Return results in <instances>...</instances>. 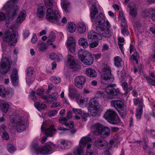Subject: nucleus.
I'll list each match as a JSON object with an SVG mask.
<instances>
[{"instance_id": "nucleus-30", "label": "nucleus", "mask_w": 155, "mask_h": 155, "mask_svg": "<svg viewBox=\"0 0 155 155\" xmlns=\"http://www.w3.org/2000/svg\"><path fill=\"white\" fill-rule=\"evenodd\" d=\"M85 74L88 77L91 78L96 77L97 76V73L95 71L91 68L86 69Z\"/></svg>"}, {"instance_id": "nucleus-41", "label": "nucleus", "mask_w": 155, "mask_h": 155, "mask_svg": "<svg viewBox=\"0 0 155 155\" xmlns=\"http://www.w3.org/2000/svg\"><path fill=\"white\" fill-rule=\"evenodd\" d=\"M122 26H124L122 28L121 30V33L124 36H127L129 34V32L127 31L128 26L127 24H125L124 25L123 24H122Z\"/></svg>"}, {"instance_id": "nucleus-12", "label": "nucleus", "mask_w": 155, "mask_h": 155, "mask_svg": "<svg viewBox=\"0 0 155 155\" xmlns=\"http://www.w3.org/2000/svg\"><path fill=\"white\" fill-rule=\"evenodd\" d=\"M105 26H104L101 28V30L97 31L100 35L106 38H110L112 35L113 33L110 30L111 25L108 21H107L105 23Z\"/></svg>"}, {"instance_id": "nucleus-64", "label": "nucleus", "mask_w": 155, "mask_h": 155, "mask_svg": "<svg viewBox=\"0 0 155 155\" xmlns=\"http://www.w3.org/2000/svg\"><path fill=\"white\" fill-rule=\"evenodd\" d=\"M2 138L5 140H7L9 139V137L8 134L6 132H4L2 135Z\"/></svg>"}, {"instance_id": "nucleus-47", "label": "nucleus", "mask_w": 155, "mask_h": 155, "mask_svg": "<svg viewBox=\"0 0 155 155\" xmlns=\"http://www.w3.org/2000/svg\"><path fill=\"white\" fill-rule=\"evenodd\" d=\"M143 148L144 150L149 155H151L152 154V149L147 144H145L143 146Z\"/></svg>"}, {"instance_id": "nucleus-58", "label": "nucleus", "mask_w": 155, "mask_h": 155, "mask_svg": "<svg viewBox=\"0 0 155 155\" xmlns=\"http://www.w3.org/2000/svg\"><path fill=\"white\" fill-rule=\"evenodd\" d=\"M58 93L54 92L50 95V98L53 100H56L58 98Z\"/></svg>"}, {"instance_id": "nucleus-45", "label": "nucleus", "mask_w": 155, "mask_h": 155, "mask_svg": "<svg viewBox=\"0 0 155 155\" xmlns=\"http://www.w3.org/2000/svg\"><path fill=\"white\" fill-rule=\"evenodd\" d=\"M68 95L71 98H74V94L76 93V90L75 88L72 87H70L68 89Z\"/></svg>"}, {"instance_id": "nucleus-54", "label": "nucleus", "mask_w": 155, "mask_h": 155, "mask_svg": "<svg viewBox=\"0 0 155 155\" xmlns=\"http://www.w3.org/2000/svg\"><path fill=\"white\" fill-rule=\"evenodd\" d=\"M33 68L32 67L28 68L27 70V74L28 77L31 76L33 73Z\"/></svg>"}, {"instance_id": "nucleus-39", "label": "nucleus", "mask_w": 155, "mask_h": 155, "mask_svg": "<svg viewBox=\"0 0 155 155\" xmlns=\"http://www.w3.org/2000/svg\"><path fill=\"white\" fill-rule=\"evenodd\" d=\"M55 38V34L53 31H51L49 36L48 39L47 41L48 44L49 45H51L52 44V42L54 41Z\"/></svg>"}, {"instance_id": "nucleus-63", "label": "nucleus", "mask_w": 155, "mask_h": 155, "mask_svg": "<svg viewBox=\"0 0 155 155\" xmlns=\"http://www.w3.org/2000/svg\"><path fill=\"white\" fill-rule=\"evenodd\" d=\"M61 106L60 103L59 102H54L51 105V107L52 108H54L59 107Z\"/></svg>"}, {"instance_id": "nucleus-26", "label": "nucleus", "mask_w": 155, "mask_h": 155, "mask_svg": "<svg viewBox=\"0 0 155 155\" xmlns=\"http://www.w3.org/2000/svg\"><path fill=\"white\" fill-rule=\"evenodd\" d=\"M76 29V26L75 24L73 22H69L66 26L67 30L71 33H73L75 31Z\"/></svg>"}, {"instance_id": "nucleus-11", "label": "nucleus", "mask_w": 155, "mask_h": 155, "mask_svg": "<svg viewBox=\"0 0 155 155\" xmlns=\"http://www.w3.org/2000/svg\"><path fill=\"white\" fill-rule=\"evenodd\" d=\"M99 108L97 98L94 97L90 100L88 103V110L90 111L91 116H96Z\"/></svg>"}, {"instance_id": "nucleus-15", "label": "nucleus", "mask_w": 155, "mask_h": 155, "mask_svg": "<svg viewBox=\"0 0 155 155\" xmlns=\"http://www.w3.org/2000/svg\"><path fill=\"white\" fill-rule=\"evenodd\" d=\"M86 81V79L84 76L82 75L78 76L74 79V85L78 88L81 89L83 87Z\"/></svg>"}, {"instance_id": "nucleus-13", "label": "nucleus", "mask_w": 155, "mask_h": 155, "mask_svg": "<svg viewBox=\"0 0 155 155\" xmlns=\"http://www.w3.org/2000/svg\"><path fill=\"white\" fill-rule=\"evenodd\" d=\"M10 64L6 58H2L0 62V72L2 74L6 73L10 70Z\"/></svg>"}, {"instance_id": "nucleus-16", "label": "nucleus", "mask_w": 155, "mask_h": 155, "mask_svg": "<svg viewBox=\"0 0 155 155\" xmlns=\"http://www.w3.org/2000/svg\"><path fill=\"white\" fill-rule=\"evenodd\" d=\"M91 138L89 136L82 137L79 141V145L84 147L86 145H87V149H88L91 146Z\"/></svg>"}, {"instance_id": "nucleus-8", "label": "nucleus", "mask_w": 155, "mask_h": 155, "mask_svg": "<svg viewBox=\"0 0 155 155\" xmlns=\"http://www.w3.org/2000/svg\"><path fill=\"white\" fill-rule=\"evenodd\" d=\"M17 35V32L10 28L4 33L3 39L5 41L8 42L9 45H14L17 42L15 37Z\"/></svg>"}, {"instance_id": "nucleus-31", "label": "nucleus", "mask_w": 155, "mask_h": 155, "mask_svg": "<svg viewBox=\"0 0 155 155\" xmlns=\"http://www.w3.org/2000/svg\"><path fill=\"white\" fill-rule=\"evenodd\" d=\"M9 105L6 102L0 100V108L5 113H6L8 109Z\"/></svg>"}, {"instance_id": "nucleus-3", "label": "nucleus", "mask_w": 155, "mask_h": 155, "mask_svg": "<svg viewBox=\"0 0 155 155\" xmlns=\"http://www.w3.org/2000/svg\"><path fill=\"white\" fill-rule=\"evenodd\" d=\"M98 11L96 6L92 5L91 8L90 15L91 21L93 24L96 25V30L99 31L101 28L105 26V23L107 20H105L104 16L102 14H100L95 18L96 15L97 14Z\"/></svg>"}, {"instance_id": "nucleus-28", "label": "nucleus", "mask_w": 155, "mask_h": 155, "mask_svg": "<svg viewBox=\"0 0 155 155\" xmlns=\"http://www.w3.org/2000/svg\"><path fill=\"white\" fill-rule=\"evenodd\" d=\"M26 14L25 10H22L20 12L18 16L16 19V22L17 23H21L25 19Z\"/></svg>"}, {"instance_id": "nucleus-36", "label": "nucleus", "mask_w": 155, "mask_h": 155, "mask_svg": "<svg viewBox=\"0 0 155 155\" xmlns=\"http://www.w3.org/2000/svg\"><path fill=\"white\" fill-rule=\"evenodd\" d=\"M143 105H140L136 108V116L137 118L138 119H140L141 118L143 112Z\"/></svg>"}, {"instance_id": "nucleus-49", "label": "nucleus", "mask_w": 155, "mask_h": 155, "mask_svg": "<svg viewBox=\"0 0 155 155\" xmlns=\"http://www.w3.org/2000/svg\"><path fill=\"white\" fill-rule=\"evenodd\" d=\"M7 149L9 152L12 153L16 150V148L14 147L13 145L8 144L7 145Z\"/></svg>"}, {"instance_id": "nucleus-51", "label": "nucleus", "mask_w": 155, "mask_h": 155, "mask_svg": "<svg viewBox=\"0 0 155 155\" xmlns=\"http://www.w3.org/2000/svg\"><path fill=\"white\" fill-rule=\"evenodd\" d=\"M51 80L53 83L55 84L59 83L61 81V79L58 77L53 76L51 78Z\"/></svg>"}, {"instance_id": "nucleus-32", "label": "nucleus", "mask_w": 155, "mask_h": 155, "mask_svg": "<svg viewBox=\"0 0 155 155\" xmlns=\"http://www.w3.org/2000/svg\"><path fill=\"white\" fill-rule=\"evenodd\" d=\"M101 130V132L99 135H101V136L103 137H107L110 134V129L107 127H103Z\"/></svg>"}, {"instance_id": "nucleus-38", "label": "nucleus", "mask_w": 155, "mask_h": 155, "mask_svg": "<svg viewBox=\"0 0 155 155\" xmlns=\"http://www.w3.org/2000/svg\"><path fill=\"white\" fill-rule=\"evenodd\" d=\"M86 28V26L84 22H81L78 23V31L79 33H83L85 32Z\"/></svg>"}, {"instance_id": "nucleus-14", "label": "nucleus", "mask_w": 155, "mask_h": 155, "mask_svg": "<svg viewBox=\"0 0 155 155\" xmlns=\"http://www.w3.org/2000/svg\"><path fill=\"white\" fill-rule=\"evenodd\" d=\"M67 64L69 65L70 68L74 70H77L80 67L78 63V60L72 55L68 54L67 56Z\"/></svg>"}, {"instance_id": "nucleus-21", "label": "nucleus", "mask_w": 155, "mask_h": 155, "mask_svg": "<svg viewBox=\"0 0 155 155\" xmlns=\"http://www.w3.org/2000/svg\"><path fill=\"white\" fill-rule=\"evenodd\" d=\"M11 79L12 84L14 86H16L18 84V76L17 70L14 69L11 75Z\"/></svg>"}, {"instance_id": "nucleus-53", "label": "nucleus", "mask_w": 155, "mask_h": 155, "mask_svg": "<svg viewBox=\"0 0 155 155\" xmlns=\"http://www.w3.org/2000/svg\"><path fill=\"white\" fill-rule=\"evenodd\" d=\"M134 103L135 105H137V104H140V105H143V101L142 99L139 100L137 98H135L134 99Z\"/></svg>"}, {"instance_id": "nucleus-37", "label": "nucleus", "mask_w": 155, "mask_h": 155, "mask_svg": "<svg viewBox=\"0 0 155 155\" xmlns=\"http://www.w3.org/2000/svg\"><path fill=\"white\" fill-rule=\"evenodd\" d=\"M60 143L61 145L63 146V147L61 146L60 147L61 148L64 149L69 148L72 144V143L71 141H67L66 142L64 140H62Z\"/></svg>"}, {"instance_id": "nucleus-24", "label": "nucleus", "mask_w": 155, "mask_h": 155, "mask_svg": "<svg viewBox=\"0 0 155 155\" xmlns=\"http://www.w3.org/2000/svg\"><path fill=\"white\" fill-rule=\"evenodd\" d=\"M61 5L63 10L67 12L71 10V4L68 0H61Z\"/></svg>"}, {"instance_id": "nucleus-35", "label": "nucleus", "mask_w": 155, "mask_h": 155, "mask_svg": "<svg viewBox=\"0 0 155 155\" xmlns=\"http://www.w3.org/2000/svg\"><path fill=\"white\" fill-rule=\"evenodd\" d=\"M53 125H51L49 128L45 129V134L48 136H51L54 134L55 129L54 128Z\"/></svg>"}, {"instance_id": "nucleus-4", "label": "nucleus", "mask_w": 155, "mask_h": 155, "mask_svg": "<svg viewBox=\"0 0 155 155\" xmlns=\"http://www.w3.org/2000/svg\"><path fill=\"white\" fill-rule=\"evenodd\" d=\"M11 119L9 123L12 128L18 132H21L25 130L26 128V123L23 118L18 116L11 117Z\"/></svg>"}, {"instance_id": "nucleus-2", "label": "nucleus", "mask_w": 155, "mask_h": 155, "mask_svg": "<svg viewBox=\"0 0 155 155\" xmlns=\"http://www.w3.org/2000/svg\"><path fill=\"white\" fill-rule=\"evenodd\" d=\"M17 0H11L5 4L2 8V10L6 12L7 15H6L2 12H0V22L4 21L6 23H8L10 19L13 18L16 16L19 8L13 4Z\"/></svg>"}, {"instance_id": "nucleus-9", "label": "nucleus", "mask_w": 155, "mask_h": 155, "mask_svg": "<svg viewBox=\"0 0 155 155\" xmlns=\"http://www.w3.org/2000/svg\"><path fill=\"white\" fill-rule=\"evenodd\" d=\"M105 92L107 94L106 95L102 91H98L97 94L99 97H102L105 100H107L113 98L114 96L117 95L118 93V92L114 88L110 86H108L105 88Z\"/></svg>"}, {"instance_id": "nucleus-33", "label": "nucleus", "mask_w": 155, "mask_h": 155, "mask_svg": "<svg viewBox=\"0 0 155 155\" xmlns=\"http://www.w3.org/2000/svg\"><path fill=\"white\" fill-rule=\"evenodd\" d=\"M73 152L75 155H84V151L83 147L79 145L74 149Z\"/></svg>"}, {"instance_id": "nucleus-48", "label": "nucleus", "mask_w": 155, "mask_h": 155, "mask_svg": "<svg viewBox=\"0 0 155 155\" xmlns=\"http://www.w3.org/2000/svg\"><path fill=\"white\" fill-rule=\"evenodd\" d=\"M6 94L7 91L5 87L2 85H0V96L4 97Z\"/></svg>"}, {"instance_id": "nucleus-40", "label": "nucleus", "mask_w": 155, "mask_h": 155, "mask_svg": "<svg viewBox=\"0 0 155 155\" xmlns=\"http://www.w3.org/2000/svg\"><path fill=\"white\" fill-rule=\"evenodd\" d=\"M122 64V59L119 56H117L114 58V64L116 67H121Z\"/></svg>"}, {"instance_id": "nucleus-42", "label": "nucleus", "mask_w": 155, "mask_h": 155, "mask_svg": "<svg viewBox=\"0 0 155 155\" xmlns=\"http://www.w3.org/2000/svg\"><path fill=\"white\" fill-rule=\"evenodd\" d=\"M38 50L40 51L44 52L47 48L46 45L44 42H40L37 45Z\"/></svg>"}, {"instance_id": "nucleus-23", "label": "nucleus", "mask_w": 155, "mask_h": 155, "mask_svg": "<svg viewBox=\"0 0 155 155\" xmlns=\"http://www.w3.org/2000/svg\"><path fill=\"white\" fill-rule=\"evenodd\" d=\"M45 9L44 5L39 4L37 8L36 14L37 16L41 18L43 17L45 15Z\"/></svg>"}, {"instance_id": "nucleus-27", "label": "nucleus", "mask_w": 155, "mask_h": 155, "mask_svg": "<svg viewBox=\"0 0 155 155\" xmlns=\"http://www.w3.org/2000/svg\"><path fill=\"white\" fill-rule=\"evenodd\" d=\"M59 122L62 124H64L66 127H68L70 128H72L74 127V124L72 121L70 123H68L67 119L65 117H61L59 118Z\"/></svg>"}, {"instance_id": "nucleus-55", "label": "nucleus", "mask_w": 155, "mask_h": 155, "mask_svg": "<svg viewBox=\"0 0 155 155\" xmlns=\"http://www.w3.org/2000/svg\"><path fill=\"white\" fill-rule=\"evenodd\" d=\"M119 17L120 19L122 22L123 23V24L124 25L125 23V19L124 16V14L122 12L120 11L119 12Z\"/></svg>"}, {"instance_id": "nucleus-61", "label": "nucleus", "mask_w": 155, "mask_h": 155, "mask_svg": "<svg viewBox=\"0 0 155 155\" xmlns=\"http://www.w3.org/2000/svg\"><path fill=\"white\" fill-rule=\"evenodd\" d=\"M72 111L73 113L75 114H82V111L81 109L73 108Z\"/></svg>"}, {"instance_id": "nucleus-46", "label": "nucleus", "mask_w": 155, "mask_h": 155, "mask_svg": "<svg viewBox=\"0 0 155 155\" xmlns=\"http://www.w3.org/2000/svg\"><path fill=\"white\" fill-rule=\"evenodd\" d=\"M133 23L134 26V28L135 31H140V29L141 28V24L138 21L134 20L133 21Z\"/></svg>"}, {"instance_id": "nucleus-25", "label": "nucleus", "mask_w": 155, "mask_h": 155, "mask_svg": "<svg viewBox=\"0 0 155 155\" xmlns=\"http://www.w3.org/2000/svg\"><path fill=\"white\" fill-rule=\"evenodd\" d=\"M111 104L112 106L114 107L117 110L121 109L124 107L123 102L119 100L112 101Z\"/></svg>"}, {"instance_id": "nucleus-5", "label": "nucleus", "mask_w": 155, "mask_h": 155, "mask_svg": "<svg viewBox=\"0 0 155 155\" xmlns=\"http://www.w3.org/2000/svg\"><path fill=\"white\" fill-rule=\"evenodd\" d=\"M78 52L79 59L84 64L91 65L93 64L94 58L90 52L86 50L81 49Z\"/></svg>"}, {"instance_id": "nucleus-20", "label": "nucleus", "mask_w": 155, "mask_h": 155, "mask_svg": "<svg viewBox=\"0 0 155 155\" xmlns=\"http://www.w3.org/2000/svg\"><path fill=\"white\" fill-rule=\"evenodd\" d=\"M103 126L100 123H97L93 125L91 127V130L96 135L100 134Z\"/></svg>"}, {"instance_id": "nucleus-6", "label": "nucleus", "mask_w": 155, "mask_h": 155, "mask_svg": "<svg viewBox=\"0 0 155 155\" xmlns=\"http://www.w3.org/2000/svg\"><path fill=\"white\" fill-rule=\"evenodd\" d=\"M55 146L53 143L49 142L46 143L44 146L41 147H39L37 143L34 144L32 145V148L35 151L45 155L54 149Z\"/></svg>"}, {"instance_id": "nucleus-44", "label": "nucleus", "mask_w": 155, "mask_h": 155, "mask_svg": "<svg viewBox=\"0 0 155 155\" xmlns=\"http://www.w3.org/2000/svg\"><path fill=\"white\" fill-rule=\"evenodd\" d=\"M34 105L35 107L38 110H39L40 109H45L46 108V106L45 104L41 103L38 102H35Z\"/></svg>"}, {"instance_id": "nucleus-62", "label": "nucleus", "mask_w": 155, "mask_h": 155, "mask_svg": "<svg viewBox=\"0 0 155 155\" xmlns=\"http://www.w3.org/2000/svg\"><path fill=\"white\" fill-rule=\"evenodd\" d=\"M14 94V92L12 89H9L7 92V94L9 96H11Z\"/></svg>"}, {"instance_id": "nucleus-18", "label": "nucleus", "mask_w": 155, "mask_h": 155, "mask_svg": "<svg viewBox=\"0 0 155 155\" xmlns=\"http://www.w3.org/2000/svg\"><path fill=\"white\" fill-rule=\"evenodd\" d=\"M66 43L69 51L71 53L74 52L75 51V44L73 38L72 37L68 38Z\"/></svg>"}, {"instance_id": "nucleus-57", "label": "nucleus", "mask_w": 155, "mask_h": 155, "mask_svg": "<svg viewBox=\"0 0 155 155\" xmlns=\"http://www.w3.org/2000/svg\"><path fill=\"white\" fill-rule=\"evenodd\" d=\"M139 55L136 52L132 55L131 58L133 60L135 61L136 63H137L138 62L137 58H139Z\"/></svg>"}, {"instance_id": "nucleus-22", "label": "nucleus", "mask_w": 155, "mask_h": 155, "mask_svg": "<svg viewBox=\"0 0 155 155\" xmlns=\"http://www.w3.org/2000/svg\"><path fill=\"white\" fill-rule=\"evenodd\" d=\"M87 38L89 39H97L101 40L102 39V36L100 34L97 33L93 30H90L87 33Z\"/></svg>"}, {"instance_id": "nucleus-19", "label": "nucleus", "mask_w": 155, "mask_h": 155, "mask_svg": "<svg viewBox=\"0 0 155 155\" xmlns=\"http://www.w3.org/2000/svg\"><path fill=\"white\" fill-rule=\"evenodd\" d=\"M108 145V143L103 139H97L95 140L94 143L95 146L100 149L105 148L107 147Z\"/></svg>"}, {"instance_id": "nucleus-59", "label": "nucleus", "mask_w": 155, "mask_h": 155, "mask_svg": "<svg viewBox=\"0 0 155 155\" xmlns=\"http://www.w3.org/2000/svg\"><path fill=\"white\" fill-rule=\"evenodd\" d=\"M58 111L56 110H53L50 111L48 112V115L50 117L54 116L57 113Z\"/></svg>"}, {"instance_id": "nucleus-43", "label": "nucleus", "mask_w": 155, "mask_h": 155, "mask_svg": "<svg viewBox=\"0 0 155 155\" xmlns=\"http://www.w3.org/2000/svg\"><path fill=\"white\" fill-rule=\"evenodd\" d=\"M77 102L80 106L81 107L85 106L87 104L84 98L82 97H79L77 98Z\"/></svg>"}, {"instance_id": "nucleus-29", "label": "nucleus", "mask_w": 155, "mask_h": 155, "mask_svg": "<svg viewBox=\"0 0 155 155\" xmlns=\"http://www.w3.org/2000/svg\"><path fill=\"white\" fill-rule=\"evenodd\" d=\"M79 45L82 46L84 48H87L89 46V44L87 39L84 38H80L78 41Z\"/></svg>"}, {"instance_id": "nucleus-52", "label": "nucleus", "mask_w": 155, "mask_h": 155, "mask_svg": "<svg viewBox=\"0 0 155 155\" xmlns=\"http://www.w3.org/2000/svg\"><path fill=\"white\" fill-rule=\"evenodd\" d=\"M147 81L150 84L152 85L155 86V78L152 79L149 76H145Z\"/></svg>"}, {"instance_id": "nucleus-10", "label": "nucleus", "mask_w": 155, "mask_h": 155, "mask_svg": "<svg viewBox=\"0 0 155 155\" xmlns=\"http://www.w3.org/2000/svg\"><path fill=\"white\" fill-rule=\"evenodd\" d=\"M104 117L108 122L112 124H117L120 122L117 114L110 109L107 110L106 111Z\"/></svg>"}, {"instance_id": "nucleus-7", "label": "nucleus", "mask_w": 155, "mask_h": 155, "mask_svg": "<svg viewBox=\"0 0 155 155\" xmlns=\"http://www.w3.org/2000/svg\"><path fill=\"white\" fill-rule=\"evenodd\" d=\"M102 71L101 79V83L103 84H107L112 82L114 79L111 74L110 67L105 65Z\"/></svg>"}, {"instance_id": "nucleus-50", "label": "nucleus", "mask_w": 155, "mask_h": 155, "mask_svg": "<svg viewBox=\"0 0 155 155\" xmlns=\"http://www.w3.org/2000/svg\"><path fill=\"white\" fill-rule=\"evenodd\" d=\"M122 86L124 90L127 92L130 91L132 89V87H130L129 88H128V84L126 82H124L122 84Z\"/></svg>"}, {"instance_id": "nucleus-34", "label": "nucleus", "mask_w": 155, "mask_h": 155, "mask_svg": "<svg viewBox=\"0 0 155 155\" xmlns=\"http://www.w3.org/2000/svg\"><path fill=\"white\" fill-rule=\"evenodd\" d=\"M129 15L133 17H135L137 15V8L135 5L129 6Z\"/></svg>"}, {"instance_id": "nucleus-60", "label": "nucleus", "mask_w": 155, "mask_h": 155, "mask_svg": "<svg viewBox=\"0 0 155 155\" xmlns=\"http://www.w3.org/2000/svg\"><path fill=\"white\" fill-rule=\"evenodd\" d=\"M35 92L34 91H32L30 93V96L31 98L34 101L36 99V97L35 95Z\"/></svg>"}, {"instance_id": "nucleus-1", "label": "nucleus", "mask_w": 155, "mask_h": 155, "mask_svg": "<svg viewBox=\"0 0 155 155\" xmlns=\"http://www.w3.org/2000/svg\"><path fill=\"white\" fill-rule=\"evenodd\" d=\"M45 4L48 8L46 12V19L53 24L59 25H63L66 24L67 21L66 17H64L61 20L60 13L58 10H53L51 8L53 6L52 0H45Z\"/></svg>"}, {"instance_id": "nucleus-56", "label": "nucleus", "mask_w": 155, "mask_h": 155, "mask_svg": "<svg viewBox=\"0 0 155 155\" xmlns=\"http://www.w3.org/2000/svg\"><path fill=\"white\" fill-rule=\"evenodd\" d=\"M99 44L98 41H94L89 44V46L90 48H93L96 47Z\"/></svg>"}, {"instance_id": "nucleus-17", "label": "nucleus", "mask_w": 155, "mask_h": 155, "mask_svg": "<svg viewBox=\"0 0 155 155\" xmlns=\"http://www.w3.org/2000/svg\"><path fill=\"white\" fill-rule=\"evenodd\" d=\"M144 13L146 16H150L152 20L155 21V10L153 8L149 9L146 10ZM150 30L153 34H155V27H150Z\"/></svg>"}]
</instances>
